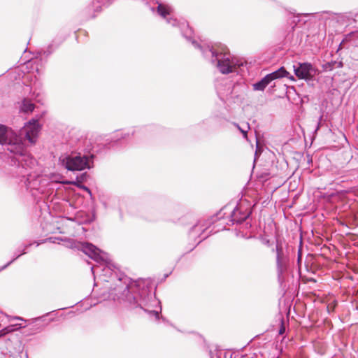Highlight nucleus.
Wrapping results in <instances>:
<instances>
[{
	"label": "nucleus",
	"instance_id": "nucleus-1",
	"mask_svg": "<svg viewBox=\"0 0 358 358\" xmlns=\"http://www.w3.org/2000/svg\"><path fill=\"white\" fill-rule=\"evenodd\" d=\"M80 248L90 258L99 264L91 268L94 275L95 273L101 272L100 275L106 282H109L106 278L108 275L111 278L110 286L107 287L108 299L117 301L127 309L135 310L137 313L143 310L158 317L159 312L150 309L159 303L151 291V280H132L124 275L117 277L113 273L110 266V260L107 253L89 243H80Z\"/></svg>",
	"mask_w": 358,
	"mask_h": 358
},
{
	"label": "nucleus",
	"instance_id": "nucleus-2",
	"mask_svg": "<svg viewBox=\"0 0 358 358\" xmlns=\"http://www.w3.org/2000/svg\"><path fill=\"white\" fill-rule=\"evenodd\" d=\"M157 13L172 27H178L182 36L191 42L195 48L199 49L203 56L213 64L222 74L236 72L243 73L247 69V62L231 55L227 46L221 43H198L194 38L192 29L186 21H178L172 17L171 6L163 3H157Z\"/></svg>",
	"mask_w": 358,
	"mask_h": 358
},
{
	"label": "nucleus",
	"instance_id": "nucleus-3",
	"mask_svg": "<svg viewBox=\"0 0 358 358\" xmlns=\"http://www.w3.org/2000/svg\"><path fill=\"white\" fill-rule=\"evenodd\" d=\"M40 130L41 127L35 119L27 122L19 134L0 124V144L6 145L7 150L13 154L10 157V165L23 168L34 166L36 160L27 150V141L30 145L35 144Z\"/></svg>",
	"mask_w": 358,
	"mask_h": 358
},
{
	"label": "nucleus",
	"instance_id": "nucleus-4",
	"mask_svg": "<svg viewBox=\"0 0 358 358\" xmlns=\"http://www.w3.org/2000/svg\"><path fill=\"white\" fill-rule=\"evenodd\" d=\"M251 202L246 198H241L236 207L231 204L225 206L217 214L218 219H227L228 225L241 223L251 214Z\"/></svg>",
	"mask_w": 358,
	"mask_h": 358
},
{
	"label": "nucleus",
	"instance_id": "nucleus-5",
	"mask_svg": "<svg viewBox=\"0 0 358 358\" xmlns=\"http://www.w3.org/2000/svg\"><path fill=\"white\" fill-rule=\"evenodd\" d=\"M94 154L69 155L62 159L63 166L71 171H82L94 166Z\"/></svg>",
	"mask_w": 358,
	"mask_h": 358
},
{
	"label": "nucleus",
	"instance_id": "nucleus-6",
	"mask_svg": "<svg viewBox=\"0 0 358 358\" xmlns=\"http://www.w3.org/2000/svg\"><path fill=\"white\" fill-rule=\"evenodd\" d=\"M276 266L278 278L282 280L289 266V255L287 250L278 243L276 244Z\"/></svg>",
	"mask_w": 358,
	"mask_h": 358
},
{
	"label": "nucleus",
	"instance_id": "nucleus-7",
	"mask_svg": "<svg viewBox=\"0 0 358 358\" xmlns=\"http://www.w3.org/2000/svg\"><path fill=\"white\" fill-rule=\"evenodd\" d=\"M289 73L282 66L269 74L265 76L259 81L252 85L253 90L255 91H264L266 86L272 81L275 79L287 77L292 80H294L292 76H289Z\"/></svg>",
	"mask_w": 358,
	"mask_h": 358
},
{
	"label": "nucleus",
	"instance_id": "nucleus-8",
	"mask_svg": "<svg viewBox=\"0 0 358 358\" xmlns=\"http://www.w3.org/2000/svg\"><path fill=\"white\" fill-rule=\"evenodd\" d=\"M295 75L300 79H304L308 83L313 81L311 71L313 66L310 63H298L293 66Z\"/></svg>",
	"mask_w": 358,
	"mask_h": 358
},
{
	"label": "nucleus",
	"instance_id": "nucleus-9",
	"mask_svg": "<svg viewBox=\"0 0 358 358\" xmlns=\"http://www.w3.org/2000/svg\"><path fill=\"white\" fill-rule=\"evenodd\" d=\"M257 180H248L245 189H244V196L250 197L255 199H257L259 193V190L257 189L259 187H262L263 185L262 183L256 182Z\"/></svg>",
	"mask_w": 358,
	"mask_h": 358
},
{
	"label": "nucleus",
	"instance_id": "nucleus-10",
	"mask_svg": "<svg viewBox=\"0 0 358 358\" xmlns=\"http://www.w3.org/2000/svg\"><path fill=\"white\" fill-rule=\"evenodd\" d=\"M136 130L134 129H129V131H118L112 137L111 142L116 143L122 139H126L131 136L135 134Z\"/></svg>",
	"mask_w": 358,
	"mask_h": 358
},
{
	"label": "nucleus",
	"instance_id": "nucleus-11",
	"mask_svg": "<svg viewBox=\"0 0 358 358\" xmlns=\"http://www.w3.org/2000/svg\"><path fill=\"white\" fill-rule=\"evenodd\" d=\"M35 108L34 104L29 97L24 98L21 105V110L25 113H31Z\"/></svg>",
	"mask_w": 358,
	"mask_h": 358
},
{
	"label": "nucleus",
	"instance_id": "nucleus-12",
	"mask_svg": "<svg viewBox=\"0 0 358 358\" xmlns=\"http://www.w3.org/2000/svg\"><path fill=\"white\" fill-rule=\"evenodd\" d=\"M31 245V243L30 244H28V245H24L21 250H20V254H18L15 256V257H14L11 261H10L8 263H7L5 266H3L1 270H3L4 268H6L7 266H8L10 264H12L15 260H16L18 257H20L21 255H24L26 254V249H27L29 246Z\"/></svg>",
	"mask_w": 358,
	"mask_h": 358
},
{
	"label": "nucleus",
	"instance_id": "nucleus-13",
	"mask_svg": "<svg viewBox=\"0 0 358 358\" xmlns=\"http://www.w3.org/2000/svg\"><path fill=\"white\" fill-rule=\"evenodd\" d=\"M17 326H18V324L7 326L6 327H5L4 329H3L2 330L0 331V337L6 335L7 334H9V333L15 331V329L20 328V327H17Z\"/></svg>",
	"mask_w": 358,
	"mask_h": 358
},
{
	"label": "nucleus",
	"instance_id": "nucleus-14",
	"mask_svg": "<svg viewBox=\"0 0 358 358\" xmlns=\"http://www.w3.org/2000/svg\"><path fill=\"white\" fill-rule=\"evenodd\" d=\"M206 227L203 228V226L201 225L200 222L197 223L196 224L194 225L190 231V234L194 236V233L197 234L200 232H203L205 231Z\"/></svg>",
	"mask_w": 358,
	"mask_h": 358
},
{
	"label": "nucleus",
	"instance_id": "nucleus-15",
	"mask_svg": "<svg viewBox=\"0 0 358 358\" xmlns=\"http://www.w3.org/2000/svg\"><path fill=\"white\" fill-rule=\"evenodd\" d=\"M55 182H59V183H64V184H74V185H76L78 186H80V183H81L83 182V180H76V181H73V182H71L70 180H55Z\"/></svg>",
	"mask_w": 358,
	"mask_h": 358
},
{
	"label": "nucleus",
	"instance_id": "nucleus-16",
	"mask_svg": "<svg viewBox=\"0 0 358 358\" xmlns=\"http://www.w3.org/2000/svg\"><path fill=\"white\" fill-rule=\"evenodd\" d=\"M51 46L48 48V49H50ZM52 53V50H43L40 52L41 57H47L48 55H50Z\"/></svg>",
	"mask_w": 358,
	"mask_h": 358
},
{
	"label": "nucleus",
	"instance_id": "nucleus-17",
	"mask_svg": "<svg viewBox=\"0 0 358 358\" xmlns=\"http://www.w3.org/2000/svg\"><path fill=\"white\" fill-rule=\"evenodd\" d=\"M231 85L230 84V85H229V87H228V91H229V92H227V93L225 94V93H222V92H219V94H220V95H223V96H227L229 94H230L231 93Z\"/></svg>",
	"mask_w": 358,
	"mask_h": 358
},
{
	"label": "nucleus",
	"instance_id": "nucleus-18",
	"mask_svg": "<svg viewBox=\"0 0 358 358\" xmlns=\"http://www.w3.org/2000/svg\"><path fill=\"white\" fill-rule=\"evenodd\" d=\"M236 126L237 127V128L240 130V131L243 134V137L245 138H247V131L246 130H243L242 129L238 124H236Z\"/></svg>",
	"mask_w": 358,
	"mask_h": 358
},
{
	"label": "nucleus",
	"instance_id": "nucleus-19",
	"mask_svg": "<svg viewBox=\"0 0 358 358\" xmlns=\"http://www.w3.org/2000/svg\"><path fill=\"white\" fill-rule=\"evenodd\" d=\"M87 176V173H82L80 176H77L76 177V180H78V179H85V177Z\"/></svg>",
	"mask_w": 358,
	"mask_h": 358
},
{
	"label": "nucleus",
	"instance_id": "nucleus-20",
	"mask_svg": "<svg viewBox=\"0 0 358 358\" xmlns=\"http://www.w3.org/2000/svg\"><path fill=\"white\" fill-rule=\"evenodd\" d=\"M285 332V327L283 324L281 325L279 329V334H283Z\"/></svg>",
	"mask_w": 358,
	"mask_h": 358
},
{
	"label": "nucleus",
	"instance_id": "nucleus-21",
	"mask_svg": "<svg viewBox=\"0 0 358 358\" xmlns=\"http://www.w3.org/2000/svg\"><path fill=\"white\" fill-rule=\"evenodd\" d=\"M39 95V93H36L35 91H34L31 95V98L32 99H36Z\"/></svg>",
	"mask_w": 358,
	"mask_h": 358
},
{
	"label": "nucleus",
	"instance_id": "nucleus-22",
	"mask_svg": "<svg viewBox=\"0 0 358 358\" xmlns=\"http://www.w3.org/2000/svg\"><path fill=\"white\" fill-rule=\"evenodd\" d=\"M18 348H19V352L20 353H22L23 348H22V344L20 343H18Z\"/></svg>",
	"mask_w": 358,
	"mask_h": 358
},
{
	"label": "nucleus",
	"instance_id": "nucleus-23",
	"mask_svg": "<svg viewBox=\"0 0 358 358\" xmlns=\"http://www.w3.org/2000/svg\"><path fill=\"white\" fill-rule=\"evenodd\" d=\"M28 183L26 184V186L27 188L29 187V185H30V183H31V181L30 180H27Z\"/></svg>",
	"mask_w": 358,
	"mask_h": 358
},
{
	"label": "nucleus",
	"instance_id": "nucleus-24",
	"mask_svg": "<svg viewBox=\"0 0 358 358\" xmlns=\"http://www.w3.org/2000/svg\"><path fill=\"white\" fill-rule=\"evenodd\" d=\"M83 188H84L87 192H88L89 193L90 192V189H89L87 187H83Z\"/></svg>",
	"mask_w": 358,
	"mask_h": 358
},
{
	"label": "nucleus",
	"instance_id": "nucleus-25",
	"mask_svg": "<svg viewBox=\"0 0 358 358\" xmlns=\"http://www.w3.org/2000/svg\"><path fill=\"white\" fill-rule=\"evenodd\" d=\"M13 320H22V318H20L19 317H15L13 318Z\"/></svg>",
	"mask_w": 358,
	"mask_h": 358
},
{
	"label": "nucleus",
	"instance_id": "nucleus-26",
	"mask_svg": "<svg viewBox=\"0 0 358 358\" xmlns=\"http://www.w3.org/2000/svg\"><path fill=\"white\" fill-rule=\"evenodd\" d=\"M48 240H49L50 242H53V243L55 242V241H53V238H48Z\"/></svg>",
	"mask_w": 358,
	"mask_h": 358
},
{
	"label": "nucleus",
	"instance_id": "nucleus-27",
	"mask_svg": "<svg viewBox=\"0 0 358 358\" xmlns=\"http://www.w3.org/2000/svg\"><path fill=\"white\" fill-rule=\"evenodd\" d=\"M310 141H311V144L313 143V136L310 138Z\"/></svg>",
	"mask_w": 358,
	"mask_h": 358
},
{
	"label": "nucleus",
	"instance_id": "nucleus-28",
	"mask_svg": "<svg viewBox=\"0 0 358 358\" xmlns=\"http://www.w3.org/2000/svg\"><path fill=\"white\" fill-rule=\"evenodd\" d=\"M20 250H21V249L19 248L18 250H17L18 251V254H20Z\"/></svg>",
	"mask_w": 358,
	"mask_h": 358
},
{
	"label": "nucleus",
	"instance_id": "nucleus-29",
	"mask_svg": "<svg viewBox=\"0 0 358 358\" xmlns=\"http://www.w3.org/2000/svg\"><path fill=\"white\" fill-rule=\"evenodd\" d=\"M24 356H25L26 358H28L27 353L24 354Z\"/></svg>",
	"mask_w": 358,
	"mask_h": 358
},
{
	"label": "nucleus",
	"instance_id": "nucleus-30",
	"mask_svg": "<svg viewBox=\"0 0 358 358\" xmlns=\"http://www.w3.org/2000/svg\"><path fill=\"white\" fill-rule=\"evenodd\" d=\"M277 358H279V357H277Z\"/></svg>",
	"mask_w": 358,
	"mask_h": 358
}]
</instances>
